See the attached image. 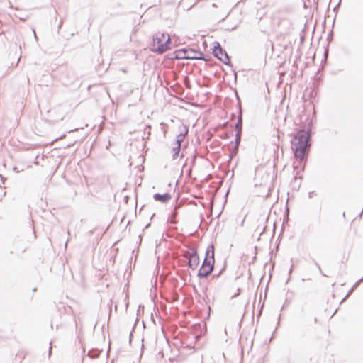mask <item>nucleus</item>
Returning <instances> with one entry per match:
<instances>
[{"label":"nucleus","mask_w":363,"mask_h":363,"mask_svg":"<svg viewBox=\"0 0 363 363\" xmlns=\"http://www.w3.org/2000/svg\"><path fill=\"white\" fill-rule=\"evenodd\" d=\"M362 279H363V278Z\"/></svg>","instance_id":"34"},{"label":"nucleus","mask_w":363,"mask_h":363,"mask_svg":"<svg viewBox=\"0 0 363 363\" xmlns=\"http://www.w3.org/2000/svg\"><path fill=\"white\" fill-rule=\"evenodd\" d=\"M191 248L184 252V256L189 260L191 257Z\"/></svg>","instance_id":"15"},{"label":"nucleus","mask_w":363,"mask_h":363,"mask_svg":"<svg viewBox=\"0 0 363 363\" xmlns=\"http://www.w3.org/2000/svg\"><path fill=\"white\" fill-rule=\"evenodd\" d=\"M33 291H36V289H35V288L33 289Z\"/></svg>","instance_id":"33"},{"label":"nucleus","mask_w":363,"mask_h":363,"mask_svg":"<svg viewBox=\"0 0 363 363\" xmlns=\"http://www.w3.org/2000/svg\"><path fill=\"white\" fill-rule=\"evenodd\" d=\"M195 159H196V156H194V157L192 158V164H194Z\"/></svg>","instance_id":"23"},{"label":"nucleus","mask_w":363,"mask_h":363,"mask_svg":"<svg viewBox=\"0 0 363 363\" xmlns=\"http://www.w3.org/2000/svg\"><path fill=\"white\" fill-rule=\"evenodd\" d=\"M186 166V162H185L184 164H183V168H184Z\"/></svg>","instance_id":"29"},{"label":"nucleus","mask_w":363,"mask_h":363,"mask_svg":"<svg viewBox=\"0 0 363 363\" xmlns=\"http://www.w3.org/2000/svg\"><path fill=\"white\" fill-rule=\"evenodd\" d=\"M172 198L169 193H164L163 194L156 193L153 195V199L156 201H160L162 203H167Z\"/></svg>","instance_id":"8"},{"label":"nucleus","mask_w":363,"mask_h":363,"mask_svg":"<svg viewBox=\"0 0 363 363\" xmlns=\"http://www.w3.org/2000/svg\"><path fill=\"white\" fill-rule=\"evenodd\" d=\"M180 150H181V147H179L177 145L172 148V159L173 160H175L179 157Z\"/></svg>","instance_id":"13"},{"label":"nucleus","mask_w":363,"mask_h":363,"mask_svg":"<svg viewBox=\"0 0 363 363\" xmlns=\"http://www.w3.org/2000/svg\"><path fill=\"white\" fill-rule=\"evenodd\" d=\"M188 172H189V174H191V167L189 168V169L188 170Z\"/></svg>","instance_id":"28"},{"label":"nucleus","mask_w":363,"mask_h":363,"mask_svg":"<svg viewBox=\"0 0 363 363\" xmlns=\"http://www.w3.org/2000/svg\"><path fill=\"white\" fill-rule=\"evenodd\" d=\"M162 131H163V133H164V135L165 136L166 134H167V130L165 128H162Z\"/></svg>","instance_id":"21"},{"label":"nucleus","mask_w":363,"mask_h":363,"mask_svg":"<svg viewBox=\"0 0 363 363\" xmlns=\"http://www.w3.org/2000/svg\"><path fill=\"white\" fill-rule=\"evenodd\" d=\"M313 263H314V264L318 267V270L320 271V272L323 276L326 277V275H325V274H324L323 273L320 266L319 265V264H318V263L315 259H313Z\"/></svg>","instance_id":"16"},{"label":"nucleus","mask_w":363,"mask_h":363,"mask_svg":"<svg viewBox=\"0 0 363 363\" xmlns=\"http://www.w3.org/2000/svg\"><path fill=\"white\" fill-rule=\"evenodd\" d=\"M203 260H207V261L211 260V262H215L213 244H211L208 246V247L206 250L205 258Z\"/></svg>","instance_id":"9"},{"label":"nucleus","mask_w":363,"mask_h":363,"mask_svg":"<svg viewBox=\"0 0 363 363\" xmlns=\"http://www.w3.org/2000/svg\"><path fill=\"white\" fill-rule=\"evenodd\" d=\"M215 262L203 260L201 268L199 269L197 277L200 279H205L209 276L214 269Z\"/></svg>","instance_id":"4"},{"label":"nucleus","mask_w":363,"mask_h":363,"mask_svg":"<svg viewBox=\"0 0 363 363\" xmlns=\"http://www.w3.org/2000/svg\"><path fill=\"white\" fill-rule=\"evenodd\" d=\"M225 269V267H223L221 270H220V272L218 273H216V274H214L213 276H212V278L214 279V278H218V277L220 276V274L223 273V272L224 271Z\"/></svg>","instance_id":"17"},{"label":"nucleus","mask_w":363,"mask_h":363,"mask_svg":"<svg viewBox=\"0 0 363 363\" xmlns=\"http://www.w3.org/2000/svg\"><path fill=\"white\" fill-rule=\"evenodd\" d=\"M61 25H62V21L60 22V24L59 25V28L61 27Z\"/></svg>","instance_id":"31"},{"label":"nucleus","mask_w":363,"mask_h":363,"mask_svg":"<svg viewBox=\"0 0 363 363\" xmlns=\"http://www.w3.org/2000/svg\"><path fill=\"white\" fill-rule=\"evenodd\" d=\"M235 128H236V131L238 130V129H240L242 130V116H240L238 117V122L237 123L235 124Z\"/></svg>","instance_id":"14"},{"label":"nucleus","mask_w":363,"mask_h":363,"mask_svg":"<svg viewBox=\"0 0 363 363\" xmlns=\"http://www.w3.org/2000/svg\"><path fill=\"white\" fill-rule=\"evenodd\" d=\"M160 125H162V126H164V125H166V124H165L164 123L162 122V123H160Z\"/></svg>","instance_id":"27"},{"label":"nucleus","mask_w":363,"mask_h":363,"mask_svg":"<svg viewBox=\"0 0 363 363\" xmlns=\"http://www.w3.org/2000/svg\"><path fill=\"white\" fill-rule=\"evenodd\" d=\"M191 257L187 260L188 267L192 270H195L200 262L199 256L198 255L197 248L196 247H191Z\"/></svg>","instance_id":"5"},{"label":"nucleus","mask_w":363,"mask_h":363,"mask_svg":"<svg viewBox=\"0 0 363 363\" xmlns=\"http://www.w3.org/2000/svg\"><path fill=\"white\" fill-rule=\"evenodd\" d=\"M213 48V54L225 65L232 66L231 61L227 52L221 47L219 43L215 42Z\"/></svg>","instance_id":"3"},{"label":"nucleus","mask_w":363,"mask_h":363,"mask_svg":"<svg viewBox=\"0 0 363 363\" xmlns=\"http://www.w3.org/2000/svg\"><path fill=\"white\" fill-rule=\"evenodd\" d=\"M172 58L177 60L187 59L201 60L204 61L208 60V59L206 58V55L203 52H200L199 50L188 48L175 50L174 52V57Z\"/></svg>","instance_id":"2"},{"label":"nucleus","mask_w":363,"mask_h":363,"mask_svg":"<svg viewBox=\"0 0 363 363\" xmlns=\"http://www.w3.org/2000/svg\"><path fill=\"white\" fill-rule=\"evenodd\" d=\"M241 134H242V130L240 129H238L237 131H236V134H235V150L238 151V146L240 145V140H241Z\"/></svg>","instance_id":"11"},{"label":"nucleus","mask_w":363,"mask_h":363,"mask_svg":"<svg viewBox=\"0 0 363 363\" xmlns=\"http://www.w3.org/2000/svg\"><path fill=\"white\" fill-rule=\"evenodd\" d=\"M357 283H356V284L354 285L353 288H352V289H350V290L348 291V293H347V295L345 296H347V298H348V297L350 296V294H352V291H353V289L357 286Z\"/></svg>","instance_id":"18"},{"label":"nucleus","mask_w":363,"mask_h":363,"mask_svg":"<svg viewBox=\"0 0 363 363\" xmlns=\"http://www.w3.org/2000/svg\"><path fill=\"white\" fill-rule=\"evenodd\" d=\"M347 298V296H345V297L342 299L341 303H342L343 301H345Z\"/></svg>","instance_id":"24"},{"label":"nucleus","mask_w":363,"mask_h":363,"mask_svg":"<svg viewBox=\"0 0 363 363\" xmlns=\"http://www.w3.org/2000/svg\"><path fill=\"white\" fill-rule=\"evenodd\" d=\"M189 132V128L187 126L184 125H182L179 126V133L177 135V139L175 141V144L181 147L182 143L184 141L185 136L187 135Z\"/></svg>","instance_id":"6"},{"label":"nucleus","mask_w":363,"mask_h":363,"mask_svg":"<svg viewBox=\"0 0 363 363\" xmlns=\"http://www.w3.org/2000/svg\"><path fill=\"white\" fill-rule=\"evenodd\" d=\"M235 92L236 98H237L238 100H240V98H239V96H238V92H237V91H236V89L235 90Z\"/></svg>","instance_id":"22"},{"label":"nucleus","mask_w":363,"mask_h":363,"mask_svg":"<svg viewBox=\"0 0 363 363\" xmlns=\"http://www.w3.org/2000/svg\"><path fill=\"white\" fill-rule=\"evenodd\" d=\"M240 289H238V292H235V294L233 296H232V298H235V297L238 296L240 294Z\"/></svg>","instance_id":"20"},{"label":"nucleus","mask_w":363,"mask_h":363,"mask_svg":"<svg viewBox=\"0 0 363 363\" xmlns=\"http://www.w3.org/2000/svg\"><path fill=\"white\" fill-rule=\"evenodd\" d=\"M166 36V33H158L153 36V45L156 48L157 45H160V43H163L164 38Z\"/></svg>","instance_id":"10"},{"label":"nucleus","mask_w":363,"mask_h":363,"mask_svg":"<svg viewBox=\"0 0 363 363\" xmlns=\"http://www.w3.org/2000/svg\"><path fill=\"white\" fill-rule=\"evenodd\" d=\"M291 149L296 161L294 162V167H302L306 163L311 148V130L301 129L293 136L291 140Z\"/></svg>","instance_id":"1"},{"label":"nucleus","mask_w":363,"mask_h":363,"mask_svg":"<svg viewBox=\"0 0 363 363\" xmlns=\"http://www.w3.org/2000/svg\"><path fill=\"white\" fill-rule=\"evenodd\" d=\"M171 39L169 35H167V38L165 39L163 43H160V45H157L154 48L155 51L159 54H162L167 52L170 48Z\"/></svg>","instance_id":"7"},{"label":"nucleus","mask_w":363,"mask_h":363,"mask_svg":"<svg viewBox=\"0 0 363 363\" xmlns=\"http://www.w3.org/2000/svg\"><path fill=\"white\" fill-rule=\"evenodd\" d=\"M51 352H52V342H50V347H49V350H48V356L49 357L51 355Z\"/></svg>","instance_id":"19"},{"label":"nucleus","mask_w":363,"mask_h":363,"mask_svg":"<svg viewBox=\"0 0 363 363\" xmlns=\"http://www.w3.org/2000/svg\"><path fill=\"white\" fill-rule=\"evenodd\" d=\"M69 241V239L67 240V241L65 242V247H67V242Z\"/></svg>","instance_id":"30"},{"label":"nucleus","mask_w":363,"mask_h":363,"mask_svg":"<svg viewBox=\"0 0 363 363\" xmlns=\"http://www.w3.org/2000/svg\"><path fill=\"white\" fill-rule=\"evenodd\" d=\"M292 269H293V266H291L290 270H289V274L292 272Z\"/></svg>","instance_id":"26"},{"label":"nucleus","mask_w":363,"mask_h":363,"mask_svg":"<svg viewBox=\"0 0 363 363\" xmlns=\"http://www.w3.org/2000/svg\"><path fill=\"white\" fill-rule=\"evenodd\" d=\"M155 216V213H153L151 216V219L152 218V217Z\"/></svg>","instance_id":"32"},{"label":"nucleus","mask_w":363,"mask_h":363,"mask_svg":"<svg viewBox=\"0 0 363 363\" xmlns=\"http://www.w3.org/2000/svg\"><path fill=\"white\" fill-rule=\"evenodd\" d=\"M150 225V223H147V224L145 225V228H147Z\"/></svg>","instance_id":"25"},{"label":"nucleus","mask_w":363,"mask_h":363,"mask_svg":"<svg viewBox=\"0 0 363 363\" xmlns=\"http://www.w3.org/2000/svg\"><path fill=\"white\" fill-rule=\"evenodd\" d=\"M100 355V351L97 349H92L89 351L88 356L91 359H96Z\"/></svg>","instance_id":"12"}]
</instances>
